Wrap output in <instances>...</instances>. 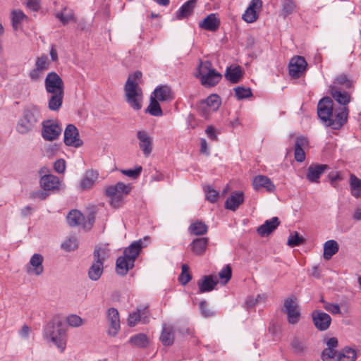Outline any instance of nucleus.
<instances>
[{"label": "nucleus", "instance_id": "nucleus-46", "mask_svg": "<svg viewBox=\"0 0 361 361\" xmlns=\"http://www.w3.org/2000/svg\"><path fill=\"white\" fill-rule=\"evenodd\" d=\"M147 111L154 116H160L163 114L159 101L154 98L152 95L150 97V104Z\"/></svg>", "mask_w": 361, "mask_h": 361}, {"label": "nucleus", "instance_id": "nucleus-8", "mask_svg": "<svg viewBox=\"0 0 361 361\" xmlns=\"http://www.w3.org/2000/svg\"><path fill=\"white\" fill-rule=\"evenodd\" d=\"M94 261L89 269L88 276L92 281H97L103 273L104 262L108 257L105 248H96L93 253Z\"/></svg>", "mask_w": 361, "mask_h": 361}, {"label": "nucleus", "instance_id": "nucleus-37", "mask_svg": "<svg viewBox=\"0 0 361 361\" xmlns=\"http://www.w3.org/2000/svg\"><path fill=\"white\" fill-rule=\"evenodd\" d=\"M133 266L134 263L125 256L119 257L116 260V272L120 275H126Z\"/></svg>", "mask_w": 361, "mask_h": 361}, {"label": "nucleus", "instance_id": "nucleus-6", "mask_svg": "<svg viewBox=\"0 0 361 361\" xmlns=\"http://www.w3.org/2000/svg\"><path fill=\"white\" fill-rule=\"evenodd\" d=\"M195 76L200 78L202 85L205 87L215 86L222 78L221 74L212 68L209 61H200Z\"/></svg>", "mask_w": 361, "mask_h": 361}, {"label": "nucleus", "instance_id": "nucleus-59", "mask_svg": "<svg viewBox=\"0 0 361 361\" xmlns=\"http://www.w3.org/2000/svg\"><path fill=\"white\" fill-rule=\"evenodd\" d=\"M200 309L201 314L205 318H208L214 315V312L209 308L206 301L204 300L200 302Z\"/></svg>", "mask_w": 361, "mask_h": 361}, {"label": "nucleus", "instance_id": "nucleus-42", "mask_svg": "<svg viewBox=\"0 0 361 361\" xmlns=\"http://www.w3.org/2000/svg\"><path fill=\"white\" fill-rule=\"evenodd\" d=\"M83 221L84 216L78 210L73 209L67 215V222L71 226L80 225Z\"/></svg>", "mask_w": 361, "mask_h": 361}, {"label": "nucleus", "instance_id": "nucleus-34", "mask_svg": "<svg viewBox=\"0 0 361 361\" xmlns=\"http://www.w3.org/2000/svg\"><path fill=\"white\" fill-rule=\"evenodd\" d=\"M207 238H199L193 240L190 244L191 251L196 255H202L207 247Z\"/></svg>", "mask_w": 361, "mask_h": 361}, {"label": "nucleus", "instance_id": "nucleus-41", "mask_svg": "<svg viewBox=\"0 0 361 361\" xmlns=\"http://www.w3.org/2000/svg\"><path fill=\"white\" fill-rule=\"evenodd\" d=\"M129 342L137 348H145L149 345V338L145 334H137L131 336Z\"/></svg>", "mask_w": 361, "mask_h": 361}, {"label": "nucleus", "instance_id": "nucleus-49", "mask_svg": "<svg viewBox=\"0 0 361 361\" xmlns=\"http://www.w3.org/2000/svg\"><path fill=\"white\" fill-rule=\"evenodd\" d=\"M232 276L231 267L226 265L219 273V277L221 279V283L226 285L231 279Z\"/></svg>", "mask_w": 361, "mask_h": 361}, {"label": "nucleus", "instance_id": "nucleus-9", "mask_svg": "<svg viewBox=\"0 0 361 361\" xmlns=\"http://www.w3.org/2000/svg\"><path fill=\"white\" fill-rule=\"evenodd\" d=\"M150 312L148 310V305H140L136 310L129 314L127 319L128 325L130 327L136 326L137 324H147L149 322Z\"/></svg>", "mask_w": 361, "mask_h": 361}, {"label": "nucleus", "instance_id": "nucleus-10", "mask_svg": "<svg viewBox=\"0 0 361 361\" xmlns=\"http://www.w3.org/2000/svg\"><path fill=\"white\" fill-rule=\"evenodd\" d=\"M283 311L287 314V320L290 324H296L300 318V312L297 298L292 295L284 300Z\"/></svg>", "mask_w": 361, "mask_h": 361}, {"label": "nucleus", "instance_id": "nucleus-32", "mask_svg": "<svg viewBox=\"0 0 361 361\" xmlns=\"http://www.w3.org/2000/svg\"><path fill=\"white\" fill-rule=\"evenodd\" d=\"M153 94H154L153 97L159 102H167L173 99L171 89L167 85L157 87Z\"/></svg>", "mask_w": 361, "mask_h": 361}, {"label": "nucleus", "instance_id": "nucleus-13", "mask_svg": "<svg viewBox=\"0 0 361 361\" xmlns=\"http://www.w3.org/2000/svg\"><path fill=\"white\" fill-rule=\"evenodd\" d=\"M307 63L304 57L297 56L293 57L289 63V74L292 78H299L305 71Z\"/></svg>", "mask_w": 361, "mask_h": 361}, {"label": "nucleus", "instance_id": "nucleus-45", "mask_svg": "<svg viewBox=\"0 0 361 361\" xmlns=\"http://www.w3.org/2000/svg\"><path fill=\"white\" fill-rule=\"evenodd\" d=\"M340 352L335 349L325 348L322 353V358L323 361H340L341 357Z\"/></svg>", "mask_w": 361, "mask_h": 361}, {"label": "nucleus", "instance_id": "nucleus-4", "mask_svg": "<svg viewBox=\"0 0 361 361\" xmlns=\"http://www.w3.org/2000/svg\"><path fill=\"white\" fill-rule=\"evenodd\" d=\"M44 337L51 342L56 348L63 353L66 346V332L62 326V323L57 320H51L44 327Z\"/></svg>", "mask_w": 361, "mask_h": 361}, {"label": "nucleus", "instance_id": "nucleus-1", "mask_svg": "<svg viewBox=\"0 0 361 361\" xmlns=\"http://www.w3.org/2000/svg\"><path fill=\"white\" fill-rule=\"evenodd\" d=\"M348 107L334 108V102L330 97H324L317 104V114L325 126L334 130L340 129L348 121Z\"/></svg>", "mask_w": 361, "mask_h": 361}, {"label": "nucleus", "instance_id": "nucleus-38", "mask_svg": "<svg viewBox=\"0 0 361 361\" xmlns=\"http://www.w3.org/2000/svg\"><path fill=\"white\" fill-rule=\"evenodd\" d=\"M339 250L338 243L334 240H329L324 244L323 257L325 259H330Z\"/></svg>", "mask_w": 361, "mask_h": 361}, {"label": "nucleus", "instance_id": "nucleus-12", "mask_svg": "<svg viewBox=\"0 0 361 361\" xmlns=\"http://www.w3.org/2000/svg\"><path fill=\"white\" fill-rule=\"evenodd\" d=\"M64 143L67 146L80 147L83 145L80 138L78 128L73 124H68L64 130Z\"/></svg>", "mask_w": 361, "mask_h": 361}, {"label": "nucleus", "instance_id": "nucleus-61", "mask_svg": "<svg viewBox=\"0 0 361 361\" xmlns=\"http://www.w3.org/2000/svg\"><path fill=\"white\" fill-rule=\"evenodd\" d=\"M54 169L56 172L59 173H63L66 170L65 160L62 159L56 160L54 164Z\"/></svg>", "mask_w": 361, "mask_h": 361}, {"label": "nucleus", "instance_id": "nucleus-27", "mask_svg": "<svg viewBox=\"0 0 361 361\" xmlns=\"http://www.w3.org/2000/svg\"><path fill=\"white\" fill-rule=\"evenodd\" d=\"M280 221L278 217H273L269 220H267L262 225L257 228L258 234L262 236H267L272 233L278 226Z\"/></svg>", "mask_w": 361, "mask_h": 361}, {"label": "nucleus", "instance_id": "nucleus-5", "mask_svg": "<svg viewBox=\"0 0 361 361\" xmlns=\"http://www.w3.org/2000/svg\"><path fill=\"white\" fill-rule=\"evenodd\" d=\"M40 118L39 109L36 106L26 108L18 120L16 130L21 135H26L35 128Z\"/></svg>", "mask_w": 361, "mask_h": 361}, {"label": "nucleus", "instance_id": "nucleus-52", "mask_svg": "<svg viewBox=\"0 0 361 361\" xmlns=\"http://www.w3.org/2000/svg\"><path fill=\"white\" fill-rule=\"evenodd\" d=\"M295 4L293 0H283L282 11L284 16L290 15L294 12Z\"/></svg>", "mask_w": 361, "mask_h": 361}, {"label": "nucleus", "instance_id": "nucleus-56", "mask_svg": "<svg viewBox=\"0 0 361 361\" xmlns=\"http://www.w3.org/2000/svg\"><path fill=\"white\" fill-rule=\"evenodd\" d=\"M56 18L63 24H66L73 19V15L71 11H67V9L65 8L63 11L56 13Z\"/></svg>", "mask_w": 361, "mask_h": 361}, {"label": "nucleus", "instance_id": "nucleus-19", "mask_svg": "<svg viewBox=\"0 0 361 361\" xmlns=\"http://www.w3.org/2000/svg\"><path fill=\"white\" fill-rule=\"evenodd\" d=\"M43 261L44 257L41 254H34L31 257L27 267V272L28 274H34L36 276L41 275L44 271Z\"/></svg>", "mask_w": 361, "mask_h": 361}, {"label": "nucleus", "instance_id": "nucleus-15", "mask_svg": "<svg viewBox=\"0 0 361 361\" xmlns=\"http://www.w3.org/2000/svg\"><path fill=\"white\" fill-rule=\"evenodd\" d=\"M312 318L315 327L319 331H326L331 323V318L322 310H316L312 313Z\"/></svg>", "mask_w": 361, "mask_h": 361}, {"label": "nucleus", "instance_id": "nucleus-17", "mask_svg": "<svg viewBox=\"0 0 361 361\" xmlns=\"http://www.w3.org/2000/svg\"><path fill=\"white\" fill-rule=\"evenodd\" d=\"M107 319L110 325L108 330V334L111 336H115L118 334L121 327L118 311L114 307L108 309Z\"/></svg>", "mask_w": 361, "mask_h": 361}, {"label": "nucleus", "instance_id": "nucleus-23", "mask_svg": "<svg viewBox=\"0 0 361 361\" xmlns=\"http://www.w3.org/2000/svg\"><path fill=\"white\" fill-rule=\"evenodd\" d=\"M252 185L255 190H259L264 188L267 191L272 192L276 189V187L271 179L263 175L256 176L252 180Z\"/></svg>", "mask_w": 361, "mask_h": 361}, {"label": "nucleus", "instance_id": "nucleus-53", "mask_svg": "<svg viewBox=\"0 0 361 361\" xmlns=\"http://www.w3.org/2000/svg\"><path fill=\"white\" fill-rule=\"evenodd\" d=\"M182 271L178 280L182 285L187 284L191 280V274L189 272V267L187 264H182Z\"/></svg>", "mask_w": 361, "mask_h": 361}, {"label": "nucleus", "instance_id": "nucleus-29", "mask_svg": "<svg viewBox=\"0 0 361 361\" xmlns=\"http://www.w3.org/2000/svg\"><path fill=\"white\" fill-rule=\"evenodd\" d=\"M159 339L164 345L170 346L173 345L174 342V329L171 324H163Z\"/></svg>", "mask_w": 361, "mask_h": 361}, {"label": "nucleus", "instance_id": "nucleus-64", "mask_svg": "<svg viewBox=\"0 0 361 361\" xmlns=\"http://www.w3.org/2000/svg\"><path fill=\"white\" fill-rule=\"evenodd\" d=\"M42 71L37 68L32 69L29 73L30 78L34 81H38L42 77Z\"/></svg>", "mask_w": 361, "mask_h": 361}, {"label": "nucleus", "instance_id": "nucleus-35", "mask_svg": "<svg viewBox=\"0 0 361 361\" xmlns=\"http://www.w3.org/2000/svg\"><path fill=\"white\" fill-rule=\"evenodd\" d=\"M196 0H189L186 1L182 6L176 11V16L178 20L189 17L193 12L195 8Z\"/></svg>", "mask_w": 361, "mask_h": 361}, {"label": "nucleus", "instance_id": "nucleus-44", "mask_svg": "<svg viewBox=\"0 0 361 361\" xmlns=\"http://www.w3.org/2000/svg\"><path fill=\"white\" fill-rule=\"evenodd\" d=\"M12 26L15 30L20 28L22 22L27 18L25 13L20 10H13L11 13Z\"/></svg>", "mask_w": 361, "mask_h": 361}, {"label": "nucleus", "instance_id": "nucleus-21", "mask_svg": "<svg viewBox=\"0 0 361 361\" xmlns=\"http://www.w3.org/2000/svg\"><path fill=\"white\" fill-rule=\"evenodd\" d=\"M329 169L326 164H311L307 170V179L312 183H319V178Z\"/></svg>", "mask_w": 361, "mask_h": 361}, {"label": "nucleus", "instance_id": "nucleus-62", "mask_svg": "<svg viewBox=\"0 0 361 361\" xmlns=\"http://www.w3.org/2000/svg\"><path fill=\"white\" fill-rule=\"evenodd\" d=\"M294 351L297 353H301L305 349V345L302 341L298 338H294L291 343Z\"/></svg>", "mask_w": 361, "mask_h": 361}, {"label": "nucleus", "instance_id": "nucleus-11", "mask_svg": "<svg viewBox=\"0 0 361 361\" xmlns=\"http://www.w3.org/2000/svg\"><path fill=\"white\" fill-rule=\"evenodd\" d=\"M62 128L55 121H44L42 123V135L45 140L52 141L58 138Z\"/></svg>", "mask_w": 361, "mask_h": 361}, {"label": "nucleus", "instance_id": "nucleus-26", "mask_svg": "<svg viewBox=\"0 0 361 361\" xmlns=\"http://www.w3.org/2000/svg\"><path fill=\"white\" fill-rule=\"evenodd\" d=\"M221 103V99L217 94H211L201 103L200 109L206 114L209 111H216L219 109Z\"/></svg>", "mask_w": 361, "mask_h": 361}, {"label": "nucleus", "instance_id": "nucleus-51", "mask_svg": "<svg viewBox=\"0 0 361 361\" xmlns=\"http://www.w3.org/2000/svg\"><path fill=\"white\" fill-rule=\"evenodd\" d=\"M78 246V240L75 237H70L61 245V247L67 252H71L75 250Z\"/></svg>", "mask_w": 361, "mask_h": 361}, {"label": "nucleus", "instance_id": "nucleus-40", "mask_svg": "<svg viewBox=\"0 0 361 361\" xmlns=\"http://www.w3.org/2000/svg\"><path fill=\"white\" fill-rule=\"evenodd\" d=\"M188 231L192 235H202L207 233L208 226L201 221H196L190 225Z\"/></svg>", "mask_w": 361, "mask_h": 361}, {"label": "nucleus", "instance_id": "nucleus-50", "mask_svg": "<svg viewBox=\"0 0 361 361\" xmlns=\"http://www.w3.org/2000/svg\"><path fill=\"white\" fill-rule=\"evenodd\" d=\"M206 193V200L211 203H215L218 200L219 192L212 188L210 185H207L204 188Z\"/></svg>", "mask_w": 361, "mask_h": 361}, {"label": "nucleus", "instance_id": "nucleus-25", "mask_svg": "<svg viewBox=\"0 0 361 361\" xmlns=\"http://www.w3.org/2000/svg\"><path fill=\"white\" fill-rule=\"evenodd\" d=\"M329 90L332 97L341 106V107H348L347 105L352 99L349 93L338 90L335 87H329Z\"/></svg>", "mask_w": 361, "mask_h": 361}, {"label": "nucleus", "instance_id": "nucleus-43", "mask_svg": "<svg viewBox=\"0 0 361 361\" xmlns=\"http://www.w3.org/2000/svg\"><path fill=\"white\" fill-rule=\"evenodd\" d=\"M350 186L353 197L356 198L361 197V180L354 174L350 176Z\"/></svg>", "mask_w": 361, "mask_h": 361}, {"label": "nucleus", "instance_id": "nucleus-20", "mask_svg": "<svg viewBox=\"0 0 361 361\" xmlns=\"http://www.w3.org/2000/svg\"><path fill=\"white\" fill-rule=\"evenodd\" d=\"M39 184L44 190L56 191L60 189L61 182L59 178L53 175H44L40 178Z\"/></svg>", "mask_w": 361, "mask_h": 361}, {"label": "nucleus", "instance_id": "nucleus-48", "mask_svg": "<svg viewBox=\"0 0 361 361\" xmlns=\"http://www.w3.org/2000/svg\"><path fill=\"white\" fill-rule=\"evenodd\" d=\"M235 96L238 99H243L250 97L252 95V91L249 87L238 86L234 88Z\"/></svg>", "mask_w": 361, "mask_h": 361}, {"label": "nucleus", "instance_id": "nucleus-14", "mask_svg": "<svg viewBox=\"0 0 361 361\" xmlns=\"http://www.w3.org/2000/svg\"><path fill=\"white\" fill-rule=\"evenodd\" d=\"M149 240V238L145 236L143 239L133 242L129 247L125 249L123 256L134 263L141 249L147 246V243Z\"/></svg>", "mask_w": 361, "mask_h": 361}, {"label": "nucleus", "instance_id": "nucleus-7", "mask_svg": "<svg viewBox=\"0 0 361 361\" xmlns=\"http://www.w3.org/2000/svg\"><path fill=\"white\" fill-rule=\"evenodd\" d=\"M130 185L118 182L114 185H109L105 188L106 195L110 198V204L112 207H118L123 202L125 195L130 191Z\"/></svg>", "mask_w": 361, "mask_h": 361}, {"label": "nucleus", "instance_id": "nucleus-36", "mask_svg": "<svg viewBox=\"0 0 361 361\" xmlns=\"http://www.w3.org/2000/svg\"><path fill=\"white\" fill-rule=\"evenodd\" d=\"M243 74V72L240 66H229L226 68L225 78L231 83H237L242 78Z\"/></svg>", "mask_w": 361, "mask_h": 361}, {"label": "nucleus", "instance_id": "nucleus-58", "mask_svg": "<svg viewBox=\"0 0 361 361\" xmlns=\"http://www.w3.org/2000/svg\"><path fill=\"white\" fill-rule=\"evenodd\" d=\"M324 308L333 314H341V308L338 304H334L324 301Z\"/></svg>", "mask_w": 361, "mask_h": 361}, {"label": "nucleus", "instance_id": "nucleus-63", "mask_svg": "<svg viewBox=\"0 0 361 361\" xmlns=\"http://www.w3.org/2000/svg\"><path fill=\"white\" fill-rule=\"evenodd\" d=\"M26 6L32 11H37L40 8V0H27Z\"/></svg>", "mask_w": 361, "mask_h": 361}, {"label": "nucleus", "instance_id": "nucleus-39", "mask_svg": "<svg viewBox=\"0 0 361 361\" xmlns=\"http://www.w3.org/2000/svg\"><path fill=\"white\" fill-rule=\"evenodd\" d=\"M352 84V81L345 75H340L334 79L332 85L329 87H335L338 90H344L350 88Z\"/></svg>", "mask_w": 361, "mask_h": 361}, {"label": "nucleus", "instance_id": "nucleus-55", "mask_svg": "<svg viewBox=\"0 0 361 361\" xmlns=\"http://www.w3.org/2000/svg\"><path fill=\"white\" fill-rule=\"evenodd\" d=\"M49 63L47 56L42 55L40 57L37 58L35 61V68L43 72L49 68Z\"/></svg>", "mask_w": 361, "mask_h": 361}, {"label": "nucleus", "instance_id": "nucleus-47", "mask_svg": "<svg viewBox=\"0 0 361 361\" xmlns=\"http://www.w3.org/2000/svg\"><path fill=\"white\" fill-rule=\"evenodd\" d=\"M339 357L343 361H355L357 358V353L355 349L345 347L341 350Z\"/></svg>", "mask_w": 361, "mask_h": 361}, {"label": "nucleus", "instance_id": "nucleus-33", "mask_svg": "<svg viewBox=\"0 0 361 361\" xmlns=\"http://www.w3.org/2000/svg\"><path fill=\"white\" fill-rule=\"evenodd\" d=\"M262 2L261 0H252L250 5L246 9L243 15V19L247 23H253L257 19L255 8L261 7Z\"/></svg>", "mask_w": 361, "mask_h": 361}, {"label": "nucleus", "instance_id": "nucleus-24", "mask_svg": "<svg viewBox=\"0 0 361 361\" xmlns=\"http://www.w3.org/2000/svg\"><path fill=\"white\" fill-rule=\"evenodd\" d=\"M220 26V20L215 13L207 15L199 22V27L207 31L215 32Z\"/></svg>", "mask_w": 361, "mask_h": 361}, {"label": "nucleus", "instance_id": "nucleus-57", "mask_svg": "<svg viewBox=\"0 0 361 361\" xmlns=\"http://www.w3.org/2000/svg\"><path fill=\"white\" fill-rule=\"evenodd\" d=\"M68 324L73 327L80 326L83 324L82 318L76 314H71L67 317Z\"/></svg>", "mask_w": 361, "mask_h": 361}, {"label": "nucleus", "instance_id": "nucleus-28", "mask_svg": "<svg viewBox=\"0 0 361 361\" xmlns=\"http://www.w3.org/2000/svg\"><path fill=\"white\" fill-rule=\"evenodd\" d=\"M280 221L278 217H273L269 220H267L262 225L257 228L258 234L262 236H267L272 233L278 226Z\"/></svg>", "mask_w": 361, "mask_h": 361}, {"label": "nucleus", "instance_id": "nucleus-30", "mask_svg": "<svg viewBox=\"0 0 361 361\" xmlns=\"http://www.w3.org/2000/svg\"><path fill=\"white\" fill-rule=\"evenodd\" d=\"M243 202V192L240 191L234 192L231 197L226 200L225 207L231 211H235Z\"/></svg>", "mask_w": 361, "mask_h": 361}, {"label": "nucleus", "instance_id": "nucleus-18", "mask_svg": "<svg viewBox=\"0 0 361 361\" xmlns=\"http://www.w3.org/2000/svg\"><path fill=\"white\" fill-rule=\"evenodd\" d=\"M309 142L303 136L297 137L294 145V157L298 162H302L305 160V150L308 148Z\"/></svg>", "mask_w": 361, "mask_h": 361}, {"label": "nucleus", "instance_id": "nucleus-60", "mask_svg": "<svg viewBox=\"0 0 361 361\" xmlns=\"http://www.w3.org/2000/svg\"><path fill=\"white\" fill-rule=\"evenodd\" d=\"M142 166H137L135 169L123 170L122 173L130 178H136L142 171Z\"/></svg>", "mask_w": 361, "mask_h": 361}, {"label": "nucleus", "instance_id": "nucleus-22", "mask_svg": "<svg viewBox=\"0 0 361 361\" xmlns=\"http://www.w3.org/2000/svg\"><path fill=\"white\" fill-rule=\"evenodd\" d=\"M219 281L216 276L207 275L203 276L198 281L197 286L199 288V293H203L206 292H210L215 288V286L218 284Z\"/></svg>", "mask_w": 361, "mask_h": 361}, {"label": "nucleus", "instance_id": "nucleus-3", "mask_svg": "<svg viewBox=\"0 0 361 361\" xmlns=\"http://www.w3.org/2000/svg\"><path fill=\"white\" fill-rule=\"evenodd\" d=\"M142 78V73L139 71L129 75L124 85L125 98L126 102L134 110L142 108L143 94L138 81Z\"/></svg>", "mask_w": 361, "mask_h": 361}, {"label": "nucleus", "instance_id": "nucleus-54", "mask_svg": "<svg viewBox=\"0 0 361 361\" xmlns=\"http://www.w3.org/2000/svg\"><path fill=\"white\" fill-rule=\"evenodd\" d=\"M305 241L303 237L300 236L298 232L291 233L288 239L287 244L290 247L298 246Z\"/></svg>", "mask_w": 361, "mask_h": 361}, {"label": "nucleus", "instance_id": "nucleus-2", "mask_svg": "<svg viewBox=\"0 0 361 361\" xmlns=\"http://www.w3.org/2000/svg\"><path fill=\"white\" fill-rule=\"evenodd\" d=\"M44 88L48 95V108L58 111L63 104L64 83L62 78L56 73H49L44 80Z\"/></svg>", "mask_w": 361, "mask_h": 361}, {"label": "nucleus", "instance_id": "nucleus-16", "mask_svg": "<svg viewBox=\"0 0 361 361\" xmlns=\"http://www.w3.org/2000/svg\"><path fill=\"white\" fill-rule=\"evenodd\" d=\"M139 141V147L145 157H148L152 152L153 139L145 130H138L136 133Z\"/></svg>", "mask_w": 361, "mask_h": 361}, {"label": "nucleus", "instance_id": "nucleus-31", "mask_svg": "<svg viewBox=\"0 0 361 361\" xmlns=\"http://www.w3.org/2000/svg\"><path fill=\"white\" fill-rule=\"evenodd\" d=\"M98 173L94 170H87L80 181L82 190L91 189L98 178Z\"/></svg>", "mask_w": 361, "mask_h": 361}]
</instances>
